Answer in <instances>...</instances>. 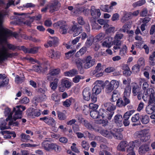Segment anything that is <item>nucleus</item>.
<instances>
[{
  "label": "nucleus",
  "mask_w": 155,
  "mask_h": 155,
  "mask_svg": "<svg viewBox=\"0 0 155 155\" xmlns=\"http://www.w3.org/2000/svg\"><path fill=\"white\" fill-rule=\"evenodd\" d=\"M8 54L4 49H0V62L4 60L7 56Z\"/></svg>",
  "instance_id": "nucleus-37"
},
{
  "label": "nucleus",
  "mask_w": 155,
  "mask_h": 155,
  "mask_svg": "<svg viewBox=\"0 0 155 155\" xmlns=\"http://www.w3.org/2000/svg\"><path fill=\"white\" fill-rule=\"evenodd\" d=\"M27 113L28 116L32 118L39 117L41 114L40 110H38L32 108H29L27 110Z\"/></svg>",
  "instance_id": "nucleus-16"
},
{
  "label": "nucleus",
  "mask_w": 155,
  "mask_h": 155,
  "mask_svg": "<svg viewBox=\"0 0 155 155\" xmlns=\"http://www.w3.org/2000/svg\"><path fill=\"white\" fill-rule=\"evenodd\" d=\"M128 143L126 141H122L121 142L117 147V149L119 150L124 151L125 150V148L127 146Z\"/></svg>",
  "instance_id": "nucleus-30"
},
{
  "label": "nucleus",
  "mask_w": 155,
  "mask_h": 155,
  "mask_svg": "<svg viewBox=\"0 0 155 155\" xmlns=\"http://www.w3.org/2000/svg\"><path fill=\"white\" fill-rule=\"evenodd\" d=\"M41 48L40 47H35L30 49H28L24 46L21 47V49L25 53L35 54L38 52V49Z\"/></svg>",
  "instance_id": "nucleus-19"
},
{
  "label": "nucleus",
  "mask_w": 155,
  "mask_h": 155,
  "mask_svg": "<svg viewBox=\"0 0 155 155\" xmlns=\"http://www.w3.org/2000/svg\"><path fill=\"white\" fill-rule=\"evenodd\" d=\"M0 133L4 136V138L5 139H9L11 138V136L9 135L11 132L7 130L1 131Z\"/></svg>",
  "instance_id": "nucleus-51"
},
{
  "label": "nucleus",
  "mask_w": 155,
  "mask_h": 155,
  "mask_svg": "<svg viewBox=\"0 0 155 155\" xmlns=\"http://www.w3.org/2000/svg\"><path fill=\"white\" fill-rule=\"evenodd\" d=\"M120 84L119 81L112 80L109 81L106 80L104 82L105 92L107 94L111 93L114 89H116L119 87Z\"/></svg>",
  "instance_id": "nucleus-4"
},
{
  "label": "nucleus",
  "mask_w": 155,
  "mask_h": 155,
  "mask_svg": "<svg viewBox=\"0 0 155 155\" xmlns=\"http://www.w3.org/2000/svg\"><path fill=\"white\" fill-rule=\"evenodd\" d=\"M91 95V91L89 88H85L82 92L83 99L86 101H89Z\"/></svg>",
  "instance_id": "nucleus-24"
},
{
  "label": "nucleus",
  "mask_w": 155,
  "mask_h": 155,
  "mask_svg": "<svg viewBox=\"0 0 155 155\" xmlns=\"http://www.w3.org/2000/svg\"><path fill=\"white\" fill-rule=\"evenodd\" d=\"M82 147L85 150H88L89 148L88 143L85 141H83L81 144Z\"/></svg>",
  "instance_id": "nucleus-64"
},
{
  "label": "nucleus",
  "mask_w": 155,
  "mask_h": 155,
  "mask_svg": "<svg viewBox=\"0 0 155 155\" xmlns=\"http://www.w3.org/2000/svg\"><path fill=\"white\" fill-rule=\"evenodd\" d=\"M47 55L51 58L58 60L61 58V53L60 51L53 49H51L48 51Z\"/></svg>",
  "instance_id": "nucleus-12"
},
{
  "label": "nucleus",
  "mask_w": 155,
  "mask_h": 155,
  "mask_svg": "<svg viewBox=\"0 0 155 155\" xmlns=\"http://www.w3.org/2000/svg\"><path fill=\"white\" fill-rule=\"evenodd\" d=\"M72 85V83L67 80H62L60 86L59 87V91L61 92H64L66 88L68 89Z\"/></svg>",
  "instance_id": "nucleus-13"
},
{
  "label": "nucleus",
  "mask_w": 155,
  "mask_h": 155,
  "mask_svg": "<svg viewBox=\"0 0 155 155\" xmlns=\"http://www.w3.org/2000/svg\"><path fill=\"white\" fill-rule=\"evenodd\" d=\"M123 34L119 32L117 33L114 37V40L113 41L114 43L117 45H121L120 40L123 38Z\"/></svg>",
  "instance_id": "nucleus-25"
},
{
  "label": "nucleus",
  "mask_w": 155,
  "mask_h": 155,
  "mask_svg": "<svg viewBox=\"0 0 155 155\" xmlns=\"http://www.w3.org/2000/svg\"><path fill=\"white\" fill-rule=\"evenodd\" d=\"M105 34L103 32H101L95 37V38L98 41H100L103 40L105 37Z\"/></svg>",
  "instance_id": "nucleus-53"
},
{
  "label": "nucleus",
  "mask_w": 155,
  "mask_h": 155,
  "mask_svg": "<svg viewBox=\"0 0 155 155\" xmlns=\"http://www.w3.org/2000/svg\"><path fill=\"white\" fill-rule=\"evenodd\" d=\"M137 140L134 141H131L127 144V152L134 151V148L135 146V143H136Z\"/></svg>",
  "instance_id": "nucleus-31"
},
{
  "label": "nucleus",
  "mask_w": 155,
  "mask_h": 155,
  "mask_svg": "<svg viewBox=\"0 0 155 155\" xmlns=\"http://www.w3.org/2000/svg\"><path fill=\"white\" fill-rule=\"evenodd\" d=\"M82 31V29L81 27H77L75 25H74L69 30L68 32L69 33L73 34V36L75 37L79 35Z\"/></svg>",
  "instance_id": "nucleus-17"
},
{
  "label": "nucleus",
  "mask_w": 155,
  "mask_h": 155,
  "mask_svg": "<svg viewBox=\"0 0 155 155\" xmlns=\"http://www.w3.org/2000/svg\"><path fill=\"white\" fill-rule=\"evenodd\" d=\"M91 14L93 17H95L96 15L97 17H99L101 15L100 10L99 9H95L94 6H92L91 9Z\"/></svg>",
  "instance_id": "nucleus-27"
},
{
  "label": "nucleus",
  "mask_w": 155,
  "mask_h": 155,
  "mask_svg": "<svg viewBox=\"0 0 155 155\" xmlns=\"http://www.w3.org/2000/svg\"><path fill=\"white\" fill-rule=\"evenodd\" d=\"M60 70L59 68L51 69L49 73L47 75V78L49 81L52 79L51 76H54L58 74L60 72Z\"/></svg>",
  "instance_id": "nucleus-23"
},
{
  "label": "nucleus",
  "mask_w": 155,
  "mask_h": 155,
  "mask_svg": "<svg viewBox=\"0 0 155 155\" xmlns=\"http://www.w3.org/2000/svg\"><path fill=\"white\" fill-rule=\"evenodd\" d=\"M132 13L125 12H124V16L121 19V21L123 23H124L131 18Z\"/></svg>",
  "instance_id": "nucleus-32"
},
{
  "label": "nucleus",
  "mask_w": 155,
  "mask_h": 155,
  "mask_svg": "<svg viewBox=\"0 0 155 155\" xmlns=\"http://www.w3.org/2000/svg\"><path fill=\"white\" fill-rule=\"evenodd\" d=\"M94 86L92 90L93 94L97 95L99 94L102 91V87H103L104 83L101 80L96 81L94 83Z\"/></svg>",
  "instance_id": "nucleus-9"
},
{
  "label": "nucleus",
  "mask_w": 155,
  "mask_h": 155,
  "mask_svg": "<svg viewBox=\"0 0 155 155\" xmlns=\"http://www.w3.org/2000/svg\"><path fill=\"white\" fill-rule=\"evenodd\" d=\"M40 120L43 121L49 125L52 126L55 124V121L52 117L45 116L40 118Z\"/></svg>",
  "instance_id": "nucleus-18"
},
{
  "label": "nucleus",
  "mask_w": 155,
  "mask_h": 155,
  "mask_svg": "<svg viewBox=\"0 0 155 155\" xmlns=\"http://www.w3.org/2000/svg\"><path fill=\"white\" fill-rule=\"evenodd\" d=\"M78 74V71L75 69H72L64 73V76L68 77H73Z\"/></svg>",
  "instance_id": "nucleus-34"
},
{
  "label": "nucleus",
  "mask_w": 155,
  "mask_h": 155,
  "mask_svg": "<svg viewBox=\"0 0 155 155\" xmlns=\"http://www.w3.org/2000/svg\"><path fill=\"white\" fill-rule=\"evenodd\" d=\"M37 63L38 65H35L33 66V70L36 72H41L43 70V65L39 61H37Z\"/></svg>",
  "instance_id": "nucleus-35"
},
{
  "label": "nucleus",
  "mask_w": 155,
  "mask_h": 155,
  "mask_svg": "<svg viewBox=\"0 0 155 155\" xmlns=\"http://www.w3.org/2000/svg\"><path fill=\"white\" fill-rule=\"evenodd\" d=\"M104 106L109 112L114 110L116 109V106L112 103H107L104 104Z\"/></svg>",
  "instance_id": "nucleus-28"
},
{
  "label": "nucleus",
  "mask_w": 155,
  "mask_h": 155,
  "mask_svg": "<svg viewBox=\"0 0 155 155\" xmlns=\"http://www.w3.org/2000/svg\"><path fill=\"white\" fill-rule=\"evenodd\" d=\"M149 97L148 104L153 105L155 107V94L154 90L152 88L147 89L144 92L142 98L145 101H147Z\"/></svg>",
  "instance_id": "nucleus-5"
},
{
  "label": "nucleus",
  "mask_w": 155,
  "mask_h": 155,
  "mask_svg": "<svg viewBox=\"0 0 155 155\" xmlns=\"http://www.w3.org/2000/svg\"><path fill=\"white\" fill-rule=\"evenodd\" d=\"M100 8L103 11L107 12H111V10L109 7L108 5H101L100 6Z\"/></svg>",
  "instance_id": "nucleus-44"
},
{
  "label": "nucleus",
  "mask_w": 155,
  "mask_h": 155,
  "mask_svg": "<svg viewBox=\"0 0 155 155\" xmlns=\"http://www.w3.org/2000/svg\"><path fill=\"white\" fill-rule=\"evenodd\" d=\"M127 50V46L125 45H123L122 48L120 51L119 54L121 56H124L126 54Z\"/></svg>",
  "instance_id": "nucleus-50"
},
{
  "label": "nucleus",
  "mask_w": 155,
  "mask_h": 155,
  "mask_svg": "<svg viewBox=\"0 0 155 155\" xmlns=\"http://www.w3.org/2000/svg\"><path fill=\"white\" fill-rule=\"evenodd\" d=\"M105 32L108 34L112 32L114 33L115 31V28L112 26H109L107 28L105 29Z\"/></svg>",
  "instance_id": "nucleus-55"
},
{
  "label": "nucleus",
  "mask_w": 155,
  "mask_h": 155,
  "mask_svg": "<svg viewBox=\"0 0 155 155\" xmlns=\"http://www.w3.org/2000/svg\"><path fill=\"white\" fill-rule=\"evenodd\" d=\"M108 20H104L103 19H99L97 20L98 22L101 25H104L103 28L104 29H105L107 28L109 26V25L108 24Z\"/></svg>",
  "instance_id": "nucleus-36"
},
{
  "label": "nucleus",
  "mask_w": 155,
  "mask_h": 155,
  "mask_svg": "<svg viewBox=\"0 0 155 155\" xmlns=\"http://www.w3.org/2000/svg\"><path fill=\"white\" fill-rule=\"evenodd\" d=\"M145 3V0H141L134 3L133 4V6L135 8L137 6H140L144 4Z\"/></svg>",
  "instance_id": "nucleus-48"
},
{
  "label": "nucleus",
  "mask_w": 155,
  "mask_h": 155,
  "mask_svg": "<svg viewBox=\"0 0 155 155\" xmlns=\"http://www.w3.org/2000/svg\"><path fill=\"white\" fill-rule=\"evenodd\" d=\"M76 51V50L75 49H74L65 53V58L67 59L70 58L74 54V53Z\"/></svg>",
  "instance_id": "nucleus-49"
},
{
  "label": "nucleus",
  "mask_w": 155,
  "mask_h": 155,
  "mask_svg": "<svg viewBox=\"0 0 155 155\" xmlns=\"http://www.w3.org/2000/svg\"><path fill=\"white\" fill-rule=\"evenodd\" d=\"M116 105L117 106L120 107L125 106L124 102L121 99H118L117 100L116 103Z\"/></svg>",
  "instance_id": "nucleus-63"
},
{
  "label": "nucleus",
  "mask_w": 155,
  "mask_h": 155,
  "mask_svg": "<svg viewBox=\"0 0 155 155\" xmlns=\"http://www.w3.org/2000/svg\"><path fill=\"white\" fill-rule=\"evenodd\" d=\"M51 99L55 102H58L60 101L59 98L58 97V94L55 92L53 93L51 96Z\"/></svg>",
  "instance_id": "nucleus-58"
},
{
  "label": "nucleus",
  "mask_w": 155,
  "mask_h": 155,
  "mask_svg": "<svg viewBox=\"0 0 155 155\" xmlns=\"http://www.w3.org/2000/svg\"><path fill=\"white\" fill-rule=\"evenodd\" d=\"M14 121L12 119L8 120L7 121H5L3 118L0 120V129L1 130L5 129H8L10 128V126H17L18 123L17 122H14Z\"/></svg>",
  "instance_id": "nucleus-8"
},
{
  "label": "nucleus",
  "mask_w": 155,
  "mask_h": 155,
  "mask_svg": "<svg viewBox=\"0 0 155 155\" xmlns=\"http://www.w3.org/2000/svg\"><path fill=\"white\" fill-rule=\"evenodd\" d=\"M139 114L137 113L132 116L131 118V120L133 122H136L139 121Z\"/></svg>",
  "instance_id": "nucleus-59"
},
{
  "label": "nucleus",
  "mask_w": 155,
  "mask_h": 155,
  "mask_svg": "<svg viewBox=\"0 0 155 155\" xmlns=\"http://www.w3.org/2000/svg\"><path fill=\"white\" fill-rule=\"evenodd\" d=\"M95 63V59L90 55L83 58V68L87 69L93 66Z\"/></svg>",
  "instance_id": "nucleus-11"
},
{
  "label": "nucleus",
  "mask_w": 155,
  "mask_h": 155,
  "mask_svg": "<svg viewBox=\"0 0 155 155\" xmlns=\"http://www.w3.org/2000/svg\"><path fill=\"white\" fill-rule=\"evenodd\" d=\"M132 92L134 96H136L137 94H140L141 93V90L140 87L136 83H133L132 84Z\"/></svg>",
  "instance_id": "nucleus-22"
},
{
  "label": "nucleus",
  "mask_w": 155,
  "mask_h": 155,
  "mask_svg": "<svg viewBox=\"0 0 155 155\" xmlns=\"http://www.w3.org/2000/svg\"><path fill=\"white\" fill-rule=\"evenodd\" d=\"M123 118L120 114L116 115L114 117V122L117 126L121 127L123 125Z\"/></svg>",
  "instance_id": "nucleus-26"
},
{
  "label": "nucleus",
  "mask_w": 155,
  "mask_h": 155,
  "mask_svg": "<svg viewBox=\"0 0 155 155\" xmlns=\"http://www.w3.org/2000/svg\"><path fill=\"white\" fill-rule=\"evenodd\" d=\"M107 112L103 109H100L99 111L93 110L90 112L91 116L94 119L100 118L96 121L97 124H102V125L105 126L107 124V121L104 120L103 118L106 116Z\"/></svg>",
  "instance_id": "nucleus-3"
},
{
  "label": "nucleus",
  "mask_w": 155,
  "mask_h": 155,
  "mask_svg": "<svg viewBox=\"0 0 155 155\" xmlns=\"http://www.w3.org/2000/svg\"><path fill=\"white\" fill-rule=\"evenodd\" d=\"M68 27L64 24H63L62 26H61L60 29V31L62 34H65L67 33Z\"/></svg>",
  "instance_id": "nucleus-57"
},
{
  "label": "nucleus",
  "mask_w": 155,
  "mask_h": 155,
  "mask_svg": "<svg viewBox=\"0 0 155 155\" xmlns=\"http://www.w3.org/2000/svg\"><path fill=\"white\" fill-rule=\"evenodd\" d=\"M49 40L48 41V43L50 47H51L54 45H55L58 42V38L56 37L49 38Z\"/></svg>",
  "instance_id": "nucleus-40"
},
{
  "label": "nucleus",
  "mask_w": 155,
  "mask_h": 155,
  "mask_svg": "<svg viewBox=\"0 0 155 155\" xmlns=\"http://www.w3.org/2000/svg\"><path fill=\"white\" fill-rule=\"evenodd\" d=\"M120 130L115 129L112 130L110 132L106 130H103L101 131V134L103 136L109 138H111L113 136L115 138L120 140L122 138V135L119 132Z\"/></svg>",
  "instance_id": "nucleus-6"
},
{
  "label": "nucleus",
  "mask_w": 155,
  "mask_h": 155,
  "mask_svg": "<svg viewBox=\"0 0 155 155\" xmlns=\"http://www.w3.org/2000/svg\"><path fill=\"white\" fill-rule=\"evenodd\" d=\"M74 62L78 70H81L83 68V59L77 58L75 59Z\"/></svg>",
  "instance_id": "nucleus-29"
},
{
  "label": "nucleus",
  "mask_w": 155,
  "mask_h": 155,
  "mask_svg": "<svg viewBox=\"0 0 155 155\" xmlns=\"http://www.w3.org/2000/svg\"><path fill=\"white\" fill-rule=\"evenodd\" d=\"M103 71L102 68L101 64V63H98L95 68V70L93 71V74H95L96 73Z\"/></svg>",
  "instance_id": "nucleus-52"
},
{
  "label": "nucleus",
  "mask_w": 155,
  "mask_h": 155,
  "mask_svg": "<svg viewBox=\"0 0 155 155\" xmlns=\"http://www.w3.org/2000/svg\"><path fill=\"white\" fill-rule=\"evenodd\" d=\"M87 50V48L86 47H82L75 54V56L78 57L86 53Z\"/></svg>",
  "instance_id": "nucleus-41"
},
{
  "label": "nucleus",
  "mask_w": 155,
  "mask_h": 155,
  "mask_svg": "<svg viewBox=\"0 0 155 155\" xmlns=\"http://www.w3.org/2000/svg\"><path fill=\"white\" fill-rule=\"evenodd\" d=\"M25 109V107L24 106H17L13 108V112H11L9 108H6L4 112L5 116H8V117L6 119V121L12 119V120L15 121L17 119L21 118L22 116V111Z\"/></svg>",
  "instance_id": "nucleus-1"
},
{
  "label": "nucleus",
  "mask_w": 155,
  "mask_h": 155,
  "mask_svg": "<svg viewBox=\"0 0 155 155\" xmlns=\"http://www.w3.org/2000/svg\"><path fill=\"white\" fill-rule=\"evenodd\" d=\"M93 39L94 36L93 35H89V37L85 43L86 46L88 47L92 45Z\"/></svg>",
  "instance_id": "nucleus-45"
},
{
  "label": "nucleus",
  "mask_w": 155,
  "mask_h": 155,
  "mask_svg": "<svg viewBox=\"0 0 155 155\" xmlns=\"http://www.w3.org/2000/svg\"><path fill=\"white\" fill-rule=\"evenodd\" d=\"M135 111L134 110H132L126 112L123 116L124 120H128L130 116Z\"/></svg>",
  "instance_id": "nucleus-43"
},
{
  "label": "nucleus",
  "mask_w": 155,
  "mask_h": 155,
  "mask_svg": "<svg viewBox=\"0 0 155 155\" xmlns=\"http://www.w3.org/2000/svg\"><path fill=\"white\" fill-rule=\"evenodd\" d=\"M5 78L6 76L5 74L2 75L0 74V79H3L2 82H0V87L4 86L8 83L9 80Z\"/></svg>",
  "instance_id": "nucleus-33"
},
{
  "label": "nucleus",
  "mask_w": 155,
  "mask_h": 155,
  "mask_svg": "<svg viewBox=\"0 0 155 155\" xmlns=\"http://www.w3.org/2000/svg\"><path fill=\"white\" fill-rule=\"evenodd\" d=\"M150 150V144L145 143L142 144L139 147L138 152L140 155H142Z\"/></svg>",
  "instance_id": "nucleus-15"
},
{
  "label": "nucleus",
  "mask_w": 155,
  "mask_h": 155,
  "mask_svg": "<svg viewBox=\"0 0 155 155\" xmlns=\"http://www.w3.org/2000/svg\"><path fill=\"white\" fill-rule=\"evenodd\" d=\"M155 57V51L153 52L152 54L150 55L149 58V62L151 65H154V63L153 61Z\"/></svg>",
  "instance_id": "nucleus-60"
},
{
  "label": "nucleus",
  "mask_w": 155,
  "mask_h": 155,
  "mask_svg": "<svg viewBox=\"0 0 155 155\" xmlns=\"http://www.w3.org/2000/svg\"><path fill=\"white\" fill-rule=\"evenodd\" d=\"M83 12L84 14H86L87 13H88L89 12V10L88 9H85L83 6L77 8L75 9V11H74L72 13V15H77V14H79Z\"/></svg>",
  "instance_id": "nucleus-21"
},
{
  "label": "nucleus",
  "mask_w": 155,
  "mask_h": 155,
  "mask_svg": "<svg viewBox=\"0 0 155 155\" xmlns=\"http://www.w3.org/2000/svg\"><path fill=\"white\" fill-rule=\"evenodd\" d=\"M131 92V87L130 86L128 85L126 87L124 93L123 97H129Z\"/></svg>",
  "instance_id": "nucleus-42"
},
{
  "label": "nucleus",
  "mask_w": 155,
  "mask_h": 155,
  "mask_svg": "<svg viewBox=\"0 0 155 155\" xmlns=\"http://www.w3.org/2000/svg\"><path fill=\"white\" fill-rule=\"evenodd\" d=\"M24 80V77L20 78L18 75L16 76L15 78V82L17 84L21 83L23 82Z\"/></svg>",
  "instance_id": "nucleus-62"
},
{
  "label": "nucleus",
  "mask_w": 155,
  "mask_h": 155,
  "mask_svg": "<svg viewBox=\"0 0 155 155\" xmlns=\"http://www.w3.org/2000/svg\"><path fill=\"white\" fill-rule=\"evenodd\" d=\"M113 37L111 36H108L105 38V39L102 42V46L103 47L109 48L113 45Z\"/></svg>",
  "instance_id": "nucleus-14"
},
{
  "label": "nucleus",
  "mask_w": 155,
  "mask_h": 155,
  "mask_svg": "<svg viewBox=\"0 0 155 155\" xmlns=\"http://www.w3.org/2000/svg\"><path fill=\"white\" fill-rule=\"evenodd\" d=\"M5 15L3 12H0V42L5 40L7 37L13 35L15 38L18 36L16 33H12L11 31L4 28L2 26L4 17Z\"/></svg>",
  "instance_id": "nucleus-2"
},
{
  "label": "nucleus",
  "mask_w": 155,
  "mask_h": 155,
  "mask_svg": "<svg viewBox=\"0 0 155 155\" xmlns=\"http://www.w3.org/2000/svg\"><path fill=\"white\" fill-rule=\"evenodd\" d=\"M58 81L59 80L57 78H55L53 81L50 83V86L51 89L54 91L57 88Z\"/></svg>",
  "instance_id": "nucleus-39"
},
{
  "label": "nucleus",
  "mask_w": 155,
  "mask_h": 155,
  "mask_svg": "<svg viewBox=\"0 0 155 155\" xmlns=\"http://www.w3.org/2000/svg\"><path fill=\"white\" fill-rule=\"evenodd\" d=\"M155 107L153 105L148 104L146 108V111L148 114H151L155 111Z\"/></svg>",
  "instance_id": "nucleus-38"
},
{
  "label": "nucleus",
  "mask_w": 155,
  "mask_h": 155,
  "mask_svg": "<svg viewBox=\"0 0 155 155\" xmlns=\"http://www.w3.org/2000/svg\"><path fill=\"white\" fill-rule=\"evenodd\" d=\"M84 77L81 75H78L73 78V81L75 83L79 82L80 80L84 79Z\"/></svg>",
  "instance_id": "nucleus-54"
},
{
  "label": "nucleus",
  "mask_w": 155,
  "mask_h": 155,
  "mask_svg": "<svg viewBox=\"0 0 155 155\" xmlns=\"http://www.w3.org/2000/svg\"><path fill=\"white\" fill-rule=\"evenodd\" d=\"M50 6L49 12L51 13H52L59 9L60 7V5L58 1L55 0Z\"/></svg>",
  "instance_id": "nucleus-20"
},
{
  "label": "nucleus",
  "mask_w": 155,
  "mask_h": 155,
  "mask_svg": "<svg viewBox=\"0 0 155 155\" xmlns=\"http://www.w3.org/2000/svg\"><path fill=\"white\" fill-rule=\"evenodd\" d=\"M141 121L142 124H147L149 121V117L146 115H142L141 118Z\"/></svg>",
  "instance_id": "nucleus-47"
},
{
  "label": "nucleus",
  "mask_w": 155,
  "mask_h": 155,
  "mask_svg": "<svg viewBox=\"0 0 155 155\" xmlns=\"http://www.w3.org/2000/svg\"><path fill=\"white\" fill-rule=\"evenodd\" d=\"M140 67H143L145 65V61L143 58H140L137 61V64Z\"/></svg>",
  "instance_id": "nucleus-61"
},
{
  "label": "nucleus",
  "mask_w": 155,
  "mask_h": 155,
  "mask_svg": "<svg viewBox=\"0 0 155 155\" xmlns=\"http://www.w3.org/2000/svg\"><path fill=\"white\" fill-rule=\"evenodd\" d=\"M131 27V25L130 22H127L123 26L121 31L123 32H127Z\"/></svg>",
  "instance_id": "nucleus-46"
},
{
  "label": "nucleus",
  "mask_w": 155,
  "mask_h": 155,
  "mask_svg": "<svg viewBox=\"0 0 155 155\" xmlns=\"http://www.w3.org/2000/svg\"><path fill=\"white\" fill-rule=\"evenodd\" d=\"M42 148L47 151L54 150L56 152L59 151L60 147L55 143H49L47 141H45L41 144Z\"/></svg>",
  "instance_id": "nucleus-10"
},
{
  "label": "nucleus",
  "mask_w": 155,
  "mask_h": 155,
  "mask_svg": "<svg viewBox=\"0 0 155 155\" xmlns=\"http://www.w3.org/2000/svg\"><path fill=\"white\" fill-rule=\"evenodd\" d=\"M134 137L135 138H140L142 141L146 142L150 139V134L148 130L144 129L136 132Z\"/></svg>",
  "instance_id": "nucleus-7"
},
{
  "label": "nucleus",
  "mask_w": 155,
  "mask_h": 155,
  "mask_svg": "<svg viewBox=\"0 0 155 155\" xmlns=\"http://www.w3.org/2000/svg\"><path fill=\"white\" fill-rule=\"evenodd\" d=\"M21 140L24 142H26L30 138V136L23 133L21 134Z\"/></svg>",
  "instance_id": "nucleus-56"
}]
</instances>
